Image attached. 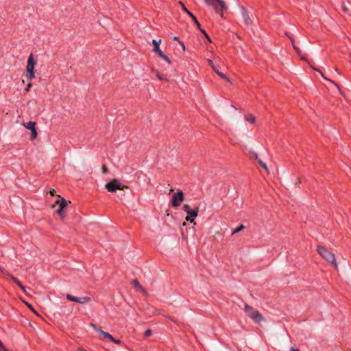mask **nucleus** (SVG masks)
Wrapping results in <instances>:
<instances>
[{"label": "nucleus", "instance_id": "44", "mask_svg": "<svg viewBox=\"0 0 351 351\" xmlns=\"http://www.w3.org/2000/svg\"><path fill=\"white\" fill-rule=\"evenodd\" d=\"M55 193H56L55 190L50 191V193H51V195L52 196H54V195H55Z\"/></svg>", "mask_w": 351, "mask_h": 351}, {"label": "nucleus", "instance_id": "20", "mask_svg": "<svg viewBox=\"0 0 351 351\" xmlns=\"http://www.w3.org/2000/svg\"><path fill=\"white\" fill-rule=\"evenodd\" d=\"M244 228H245V226L243 224H241L239 227H237L236 229H234L232 231V234H234L236 233H238L240 231L243 230Z\"/></svg>", "mask_w": 351, "mask_h": 351}, {"label": "nucleus", "instance_id": "48", "mask_svg": "<svg viewBox=\"0 0 351 351\" xmlns=\"http://www.w3.org/2000/svg\"><path fill=\"white\" fill-rule=\"evenodd\" d=\"M317 71H319V72L322 74V76L324 78V77H326L323 75V73H322L320 71H319V69H317Z\"/></svg>", "mask_w": 351, "mask_h": 351}, {"label": "nucleus", "instance_id": "7", "mask_svg": "<svg viewBox=\"0 0 351 351\" xmlns=\"http://www.w3.org/2000/svg\"><path fill=\"white\" fill-rule=\"evenodd\" d=\"M66 298L69 301L77 302L79 304H86L89 302L91 300L90 298L88 296L75 297L70 294H66Z\"/></svg>", "mask_w": 351, "mask_h": 351}, {"label": "nucleus", "instance_id": "24", "mask_svg": "<svg viewBox=\"0 0 351 351\" xmlns=\"http://www.w3.org/2000/svg\"><path fill=\"white\" fill-rule=\"evenodd\" d=\"M90 326L97 332L99 333V330H102L101 328H98L95 324L91 323Z\"/></svg>", "mask_w": 351, "mask_h": 351}, {"label": "nucleus", "instance_id": "32", "mask_svg": "<svg viewBox=\"0 0 351 351\" xmlns=\"http://www.w3.org/2000/svg\"><path fill=\"white\" fill-rule=\"evenodd\" d=\"M186 220L187 221H189L190 223H193V221H194V219L191 218V217H189V216H187V217H186Z\"/></svg>", "mask_w": 351, "mask_h": 351}, {"label": "nucleus", "instance_id": "35", "mask_svg": "<svg viewBox=\"0 0 351 351\" xmlns=\"http://www.w3.org/2000/svg\"><path fill=\"white\" fill-rule=\"evenodd\" d=\"M342 11L345 13L348 12V9L347 8V7L345 5H342Z\"/></svg>", "mask_w": 351, "mask_h": 351}, {"label": "nucleus", "instance_id": "11", "mask_svg": "<svg viewBox=\"0 0 351 351\" xmlns=\"http://www.w3.org/2000/svg\"><path fill=\"white\" fill-rule=\"evenodd\" d=\"M56 204H59V208H60V210H64L67 206V202L63 197H62L60 200H57Z\"/></svg>", "mask_w": 351, "mask_h": 351}, {"label": "nucleus", "instance_id": "37", "mask_svg": "<svg viewBox=\"0 0 351 351\" xmlns=\"http://www.w3.org/2000/svg\"><path fill=\"white\" fill-rule=\"evenodd\" d=\"M27 306H28V308L32 311H33L34 313H36L35 310L34 309V308L32 307V306L28 303H26Z\"/></svg>", "mask_w": 351, "mask_h": 351}, {"label": "nucleus", "instance_id": "4", "mask_svg": "<svg viewBox=\"0 0 351 351\" xmlns=\"http://www.w3.org/2000/svg\"><path fill=\"white\" fill-rule=\"evenodd\" d=\"M105 187L109 192H114L118 189L123 190L124 189L128 188L127 186L122 185L121 182L117 179H113L110 182L106 184Z\"/></svg>", "mask_w": 351, "mask_h": 351}, {"label": "nucleus", "instance_id": "33", "mask_svg": "<svg viewBox=\"0 0 351 351\" xmlns=\"http://www.w3.org/2000/svg\"><path fill=\"white\" fill-rule=\"evenodd\" d=\"M0 271L3 273V274L8 275V272L4 269L3 268L0 267Z\"/></svg>", "mask_w": 351, "mask_h": 351}, {"label": "nucleus", "instance_id": "38", "mask_svg": "<svg viewBox=\"0 0 351 351\" xmlns=\"http://www.w3.org/2000/svg\"><path fill=\"white\" fill-rule=\"evenodd\" d=\"M111 341L114 342V343L118 344V345H120L121 343V341L119 339H114V341Z\"/></svg>", "mask_w": 351, "mask_h": 351}, {"label": "nucleus", "instance_id": "27", "mask_svg": "<svg viewBox=\"0 0 351 351\" xmlns=\"http://www.w3.org/2000/svg\"><path fill=\"white\" fill-rule=\"evenodd\" d=\"M324 79H325V80H328V81H330L331 83L334 84H335V86H337V88L339 89V90L340 91V87H339V86L337 83H335L334 81H332V80H330V79H328V78H326V77H324Z\"/></svg>", "mask_w": 351, "mask_h": 351}, {"label": "nucleus", "instance_id": "10", "mask_svg": "<svg viewBox=\"0 0 351 351\" xmlns=\"http://www.w3.org/2000/svg\"><path fill=\"white\" fill-rule=\"evenodd\" d=\"M241 15H242L244 23L247 26L250 25L252 23V21L248 14L247 10L243 6H241Z\"/></svg>", "mask_w": 351, "mask_h": 351}, {"label": "nucleus", "instance_id": "5", "mask_svg": "<svg viewBox=\"0 0 351 351\" xmlns=\"http://www.w3.org/2000/svg\"><path fill=\"white\" fill-rule=\"evenodd\" d=\"M160 42H161L160 40H159L158 41H157L154 39L152 40V43L154 46L153 51L155 53H156L159 57L162 58L165 61H166L168 64H171V60L165 53H162V51L160 50V49L159 47Z\"/></svg>", "mask_w": 351, "mask_h": 351}, {"label": "nucleus", "instance_id": "30", "mask_svg": "<svg viewBox=\"0 0 351 351\" xmlns=\"http://www.w3.org/2000/svg\"><path fill=\"white\" fill-rule=\"evenodd\" d=\"M102 172L103 173H107L108 172V169L106 165L102 166Z\"/></svg>", "mask_w": 351, "mask_h": 351}, {"label": "nucleus", "instance_id": "1", "mask_svg": "<svg viewBox=\"0 0 351 351\" xmlns=\"http://www.w3.org/2000/svg\"><path fill=\"white\" fill-rule=\"evenodd\" d=\"M317 252L327 262L331 263L335 267H337L335 254L331 253L324 246H317Z\"/></svg>", "mask_w": 351, "mask_h": 351}, {"label": "nucleus", "instance_id": "15", "mask_svg": "<svg viewBox=\"0 0 351 351\" xmlns=\"http://www.w3.org/2000/svg\"><path fill=\"white\" fill-rule=\"evenodd\" d=\"M155 73H156V77L160 80H163V81H166V82H168L169 81V79L167 77V76L165 75H163V74H160L159 73V71H155Z\"/></svg>", "mask_w": 351, "mask_h": 351}, {"label": "nucleus", "instance_id": "47", "mask_svg": "<svg viewBox=\"0 0 351 351\" xmlns=\"http://www.w3.org/2000/svg\"><path fill=\"white\" fill-rule=\"evenodd\" d=\"M180 45H181V47H182V48H183V49H185V47H184V43H182V42H180Z\"/></svg>", "mask_w": 351, "mask_h": 351}, {"label": "nucleus", "instance_id": "42", "mask_svg": "<svg viewBox=\"0 0 351 351\" xmlns=\"http://www.w3.org/2000/svg\"><path fill=\"white\" fill-rule=\"evenodd\" d=\"M290 38V40H291V43H292L293 47L294 48V46H296V45H295V42H294V40H293V38Z\"/></svg>", "mask_w": 351, "mask_h": 351}, {"label": "nucleus", "instance_id": "22", "mask_svg": "<svg viewBox=\"0 0 351 351\" xmlns=\"http://www.w3.org/2000/svg\"><path fill=\"white\" fill-rule=\"evenodd\" d=\"M199 29L204 34V36L206 37V38L208 40V41L209 43H211V39L210 38V37L208 35V34L206 33V32L204 29H202L201 27Z\"/></svg>", "mask_w": 351, "mask_h": 351}, {"label": "nucleus", "instance_id": "41", "mask_svg": "<svg viewBox=\"0 0 351 351\" xmlns=\"http://www.w3.org/2000/svg\"><path fill=\"white\" fill-rule=\"evenodd\" d=\"M21 289L24 293H26V287H25L24 285H23V286L21 287Z\"/></svg>", "mask_w": 351, "mask_h": 351}, {"label": "nucleus", "instance_id": "12", "mask_svg": "<svg viewBox=\"0 0 351 351\" xmlns=\"http://www.w3.org/2000/svg\"><path fill=\"white\" fill-rule=\"evenodd\" d=\"M99 334L103 336L104 338L109 339V341H114V338L108 332L104 330H99Z\"/></svg>", "mask_w": 351, "mask_h": 351}, {"label": "nucleus", "instance_id": "8", "mask_svg": "<svg viewBox=\"0 0 351 351\" xmlns=\"http://www.w3.org/2000/svg\"><path fill=\"white\" fill-rule=\"evenodd\" d=\"M183 210L186 213L188 216L193 219H195L197 216L198 207L192 209L189 204H185L183 205Z\"/></svg>", "mask_w": 351, "mask_h": 351}, {"label": "nucleus", "instance_id": "45", "mask_svg": "<svg viewBox=\"0 0 351 351\" xmlns=\"http://www.w3.org/2000/svg\"><path fill=\"white\" fill-rule=\"evenodd\" d=\"M299 56H300L301 59H302V60H306V57H305V56L302 55L301 53H300V55H299Z\"/></svg>", "mask_w": 351, "mask_h": 351}, {"label": "nucleus", "instance_id": "34", "mask_svg": "<svg viewBox=\"0 0 351 351\" xmlns=\"http://www.w3.org/2000/svg\"><path fill=\"white\" fill-rule=\"evenodd\" d=\"M207 61L208 64L212 67V69L213 68V66H215V64L211 60H208Z\"/></svg>", "mask_w": 351, "mask_h": 351}, {"label": "nucleus", "instance_id": "29", "mask_svg": "<svg viewBox=\"0 0 351 351\" xmlns=\"http://www.w3.org/2000/svg\"><path fill=\"white\" fill-rule=\"evenodd\" d=\"M56 213L59 216L63 217V210H60V208H58Z\"/></svg>", "mask_w": 351, "mask_h": 351}, {"label": "nucleus", "instance_id": "40", "mask_svg": "<svg viewBox=\"0 0 351 351\" xmlns=\"http://www.w3.org/2000/svg\"><path fill=\"white\" fill-rule=\"evenodd\" d=\"M32 86V84L31 83H29L27 86V88H25V90L26 91H28L30 88V87Z\"/></svg>", "mask_w": 351, "mask_h": 351}, {"label": "nucleus", "instance_id": "25", "mask_svg": "<svg viewBox=\"0 0 351 351\" xmlns=\"http://www.w3.org/2000/svg\"><path fill=\"white\" fill-rule=\"evenodd\" d=\"M217 75H218L219 76H220L221 78H223V79H224V80H227V81H229V79L226 77V75L224 73H221V72H220V71H219V72L217 73Z\"/></svg>", "mask_w": 351, "mask_h": 351}, {"label": "nucleus", "instance_id": "28", "mask_svg": "<svg viewBox=\"0 0 351 351\" xmlns=\"http://www.w3.org/2000/svg\"><path fill=\"white\" fill-rule=\"evenodd\" d=\"M0 351H7L5 347L3 346V344L1 340H0Z\"/></svg>", "mask_w": 351, "mask_h": 351}, {"label": "nucleus", "instance_id": "39", "mask_svg": "<svg viewBox=\"0 0 351 351\" xmlns=\"http://www.w3.org/2000/svg\"><path fill=\"white\" fill-rule=\"evenodd\" d=\"M252 156H253V157H254L256 160H257L258 161V159H259V158H258V154H257L256 153H253V154H252Z\"/></svg>", "mask_w": 351, "mask_h": 351}, {"label": "nucleus", "instance_id": "43", "mask_svg": "<svg viewBox=\"0 0 351 351\" xmlns=\"http://www.w3.org/2000/svg\"><path fill=\"white\" fill-rule=\"evenodd\" d=\"M217 5L219 8V12H223V11L221 10V5H219V3L217 2Z\"/></svg>", "mask_w": 351, "mask_h": 351}, {"label": "nucleus", "instance_id": "19", "mask_svg": "<svg viewBox=\"0 0 351 351\" xmlns=\"http://www.w3.org/2000/svg\"><path fill=\"white\" fill-rule=\"evenodd\" d=\"M215 1L216 3L217 2L219 3V5H221V11L226 10L227 9L226 5L223 1H222V0H215Z\"/></svg>", "mask_w": 351, "mask_h": 351}, {"label": "nucleus", "instance_id": "26", "mask_svg": "<svg viewBox=\"0 0 351 351\" xmlns=\"http://www.w3.org/2000/svg\"><path fill=\"white\" fill-rule=\"evenodd\" d=\"M152 335V330L150 329H147L144 332V337H148Z\"/></svg>", "mask_w": 351, "mask_h": 351}, {"label": "nucleus", "instance_id": "16", "mask_svg": "<svg viewBox=\"0 0 351 351\" xmlns=\"http://www.w3.org/2000/svg\"><path fill=\"white\" fill-rule=\"evenodd\" d=\"M23 125L27 129L32 130L33 128H35L36 123L30 121L27 122L26 123H24Z\"/></svg>", "mask_w": 351, "mask_h": 351}, {"label": "nucleus", "instance_id": "36", "mask_svg": "<svg viewBox=\"0 0 351 351\" xmlns=\"http://www.w3.org/2000/svg\"><path fill=\"white\" fill-rule=\"evenodd\" d=\"M213 71L217 74L219 71V69H218V66H213Z\"/></svg>", "mask_w": 351, "mask_h": 351}, {"label": "nucleus", "instance_id": "46", "mask_svg": "<svg viewBox=\"0 0 351 351\" xmlns=\"http://www.w3.org/2000/svg\"><path fill=\"white\" fill-rule=\"evenodd\" d=\"M290 351H300L298 349H296V348H291L290 349Z\"/></svg>", "mask_w": 351, "mask_h": 351}, {"label": "nucleus", "instance_id": "14", "mask_svg": "<svg viewBox=\"0 0 351 351\" xmlns=\"http://www.w3.org/2000/svg\"><path fill=\"white\" fill-rule=\"evenodd\" d=\"M205 2L209 5H212L215 8V10L217 12H219V8L217 5V3L215 2V0H204Z\"/></svg>", "mask_w": 351, "mask_h": 351}, {"label": "nucleus", "instance_id": "23", "mask_svg": "<svg viewBox=\"0 0 351 351\" xmlns=\"http://www.w3.org/2000/svg\"><path fill=\"white\" fill-rule=\"evenodd\" d=\"M258 162L263 168H264L267 171H268L267 167L265 162H263L261 159H258Z\"/></svg>", "mask_w": 351, "mask_h": 351}, {"label": "nucleus", "instance_id": "9", "mask_svg": "<svg viewBox=\"0 0 351 351\" xmlns=\"http://www.w3.org/2000/svg\"><path fill=\"white\" fill-rule=\"evenodd\" d=\"M179 4L181 5L182 10L185 12L192 19L197 28L200 29V23H199L196 16L186 8L184 4L182 1H179Z\"/></svg>", "mask_w": 351, "mask_h": 351}, {"label": "nucleus", "instance_id": "6", "mask_svg": "<svg viewBox=\"0 0 351 351\" xmlns=\"http://www.w3.org/2000/svg\"><path fill=\"white\" fill-rule=\"evenodd\" d=\"M184 201V194L181 190H178L172 196L171 206L177 208L180 206L181 203Z\"/></svg>", "mask_w": 351, "mask_h": 351}, {"label": "nucleus", "instance_id": "49", "mask_svg": "<svg viewBox=\"0 0 351 351\" xmlns=\"http://www.w3.org/2000/svg\"><path fill=\"white\" fill-rule=\"evenodd\" d=\"M173 39H174L175 40H178V38L177 36H175V37L173 38Z\"/></svg>", "mask_w": 351, "mask_h": 351}, {"label": "nucleus", "instance_id": "13", "mask_svg": "<svg viewBox=\"0 0 351 351\" xmlns=\"http://www.w3.org/2000/svg\"><path fill=\"white\" fill-rule=\"evenodd\" d=\"M132 285H133L134 287L140 289L142 292L145 291L144 288L141 286V285L136 279H134L132 281Z\"/></svg>", "mask_w": 351, "mask_h": 351}, {"label": "nucleus", "instance_id": "17", "mask_svg": "<svg viewBox=\"0 0 351 351\" xmlns=\"http://www.w3.org/2000/svg\"><path fill=\"white\" fill-rule=\"evenodd\" d=\"M245 120L251 123H255V121H256V119H255V117H254L252 114H249L245 116Z\"/></svg>", "mask_w": 351, "mask_h": 351}, {"label": "nucleus", "instance_id": "3", "mask_svg": "<svg viewBox=\"0 0 351 351\" xmlns=\"http://www.w3.org/2000/svg\"><path fill=\"white\" fill-rule=\"evenodd\" d=\"M36 64V61L34 59L33 54L31 53L28 57L27 64V71H26V78L28 80H31L35 77L34 74V66Z\"/></svg>", "mask_w": 351, "mask_h": 351}, {"label": "nucleus", "instance_id": "18", "mask_svg": "<svg viewBox=\"0 0 351 351\" xmlns=\"http://www.w3.org/2000/svg\"><path fill=\"white\" fill-rule=\"evenodd\" d=\"M8 276H9L10 277L11 280L14 282H15L20 288L23 286V285L21 282V281L19 279H17L16 277H14V276L10 275L9 273H8Z\"/></svg>", "mask_w": 351, "mask_h": 351}, {"label": "nucleus", "instance_id": "21", "mask_svg": "<svg viewBox=\"0 0 351 351\" xmlns=\"http://www.w3.org/2000/svg\"><path fill=\"white\" fill-rule=\"evenodd\" d=\"M37 135H38L37 131H36V128H34L31 130V139L33 140V139L36 138L37 137Z\"/></svg>", "mask_w": 351, "mask_h": 351}, {"label": "nucleus", "instance_id": "2", "mask_svg": "<svg viewBox=\"0 0 351 351\" xmlns=\"http://www.w3.org/2000/svg\"><path fill=\"white\" fill-rule=\"evenodd\" d=\"M245 311L247 313V315L257 324H260L264 320L263 315L257 310L247 304H245Z\"/></svg>", "mask_w": 351, "mask_h": 351}, {"label": "nucleus", "instance_id": "31", "mask_svg": "<svg viewBox=\"0 0 351 351\" xmlns=\"http://www.w3.org/2000/svg\"><path fill=\"white\" fill-rule=\"evenodd\" d=\"M294 49L295 50L298 55H300L301 50L300 49L299 47H298L297 46H294Z\"/></svg>", "mask_w": 351, "mask_h": 351}]
</instances>
